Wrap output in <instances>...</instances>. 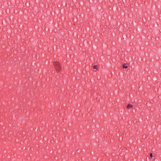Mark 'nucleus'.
Segmentation results:
<instances>
[{"label": "nucleus", "mask_w": 161, "mask_h": 161, "mask_svg": "<svg viewBox=\"0 0 161 161\" xmlns=\"http://www.w3.org/2000/svg\"><path fill=\"white\" fill-rule=\"evenodd\" d=\"M98 66L97 65H95L93 66V68L95 69H97V68Z\"/></svg>", "instance_id": "nucleus-4"}, {"label": "nucleus", "mask_w": 161, "mask_h": 161, "mask_svg": "<svg viewBox=\"0 0 161 161\" xmlns=\"http://www.w3.org/2000/svg\"><path fill=\"white\" fill-rule=\"evenodd\" d=\"M54 65L56 70L58 72L61 69L60 64L58 62H54Z\"/></svg>", "instance_id": "nucleus-1"}, {"label": "nucleus", "mask_w": 161, "mask_h": 161, "mask_svg": "<svg viewBox=\"0 0 161 161\" xmlns=\"http://www.w3.org/2000/svg\"><path fill=\"white\" fill-rule=\"evenodd\" d=\"M131 43H130V45H131Z\"/></svg>", "instance_id": "nucleus-7"}, {"label": "nucleus", "mask_w": 161, "mask_h": 161, "mask_svg": "<svg viewBox=\"0 0 161 161\" xmlns=\"http://www.w3.org/2000/svg\"><path fill=\"white\" fill-rule=\"evenodd\" d=\"M131 43H130V45H131Z\"/></svg>", "instance_id": "nucleus-6"}, {"label": "nucleus", "mask_w": 161, "mask_h": 161, "mask_svg": "<svg viewBox=\"0 0 161 161\" xmlns=\"http://www.w3.org/2000/svg\"><path fill=\"white\" fill-rule=\"evenodd\" d=\"M133 107V106L132 105L129 104L127 106V108H132Z\"/></svg>", "instance_id": "nucleus-2"}, {"label": "nucleus", "mask_w": 161, "mask_h": 161, "mask_svg": "<svg viewBox=\"0 0 161 161\" xmlns=\"http://www.w3.org/2000/svg\"><path fill=\"white\" fill-rule=\"evenodd\" d=\"M150 156L151 157H152L153 156V154L152 153H150Z\"/></svg>", "instance_id": "nucleus-5"}, {"label": "nucleus", "mask_w": 161, "mask_h": 161, "mask_svg": "<svg viewBox=\"0 0 161 161\" xmlns=\"http://www.w3.org/2000/svg\"><path fill=\"white\" fill-rule=\"evenodd\" d=\"M128 66V64H125L124 65H123V68H125L126 69L127 68Z\"/></svg>", "instance_id": "nucleus-3"}]
</instances>
